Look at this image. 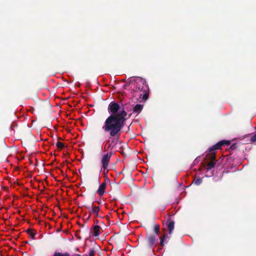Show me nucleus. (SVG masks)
<instances>
[{"instance_id":"nucleus-15","label":"nucleus","mask_w":256,"mask_h":256,"mask_svg":"<svg viewBox=\"0 0 256 256\" xmlns=\"http://www.w3.org/2000/svg\"><path fill=\"white\" fill-rule=\"evenodd\" d=\"M26 232L30 236V237L32 239L34 238L35 233L34 232V231L32 230L28 229L26 230Z\"/></svg>"},{"instance_id":"nucleus-27","label":"nucleus","mask_w":256,"mask_h":256,"mask_svg":"<svg viewBox=\"0 0 256 256\" xmlns=\"http://www.w3.org/2000/svg\"><path fill=\"white\" fill-rule=\"evenodd\" d=\"M99 256H101L100 255Z\"/></svg>"},{"instance_id":"nucleus-8","label":"nucleus","mask_w":256,"mask_h":256,"mask_svg":"<svg viewBox=\"0 0 256 256\" xmlns=\"http://www.w3.org/2000/svg\"><path fill=\"white\" fill-rule=\"evenodd\" d=\"M102 228L99 226H94L92 227L90 230V233L92 234L94 236H98L100 234V230Z\"/></svg>"},{"instance_id":"nucleus-18","label":"nucleus","mask_w":256,"mask_h":256,"mask_svg":"<svg viewBox=\"0 0 256 256\" xmlns=\"http://www.w3.org/2000/svg\"><path fill=\"white\" fill-rule=\"evenodd\" d=\"M56 146L60 149H62L64 146V144L60 142H56Z\"/></svg>"},{"instance_id":"nucleus-5","label":"nucleus","mask_w":256,"mask_h":256,"mask_svg":"<svg viewBox=\"0 0 256 256\" xmlns=\"http://www.w3.org/2000/svg\"><path fill=\"white\" fill-rule=\"evenodd\" d=\"M86 208L88 210L90 214H94L96 216H99L100 208L98 206H94V202L89 206H86Z\"/></svg>"},{"instance_id":"nucleus-25","label":"nucleus","mask_w":256,"mask_h":256,"mask_svg":"<svg viewBox=\"0 0 256 256\" xmlns=\"http://www.w3.org/2000/svg\"><path fill=\"white\" fill-rule=\"evenodd\" d=\"M90 216L88 217V219H90Z\"/></svg>"},{"instance_id":"nucleus-20","label":"nucleus","mask_w":256,"mask_h":256,"mask_svg":"<svg viewBox=\"0 0 256 256\" xmlns=\"http://www.w3.org/2000/svg\"><path fill=\"white\" fill-rule=\"evenodd\" d=\"M250 140L251 142H256V134L251 137Z\"/></svg>"},{"instance_id":"nucleus-12","label":"nucleus","mask_w":256,"mask_h":256,"mask_svg":"<svg viewBox=\"0 0 256 256\" xmlns=\"http://www.w3.org/2000/svg\"><path fill=\"white\" fill-rule=\"evenodd\" d=\"M134 76H132L128 78L126 80V84L124 85V88H126L130 84H133Z\"/></svg>"},{"instance_id":"nucleus-22","label":"nucleus","mask_w":256,"mask_h":256,"mask_svg":"<svg viewBox=\"0 0 256 256\" xmlns=\"http://www.w3.org/2000/svg\"><path fill=\"white\" fill-rule=\"evenodd\" d=\"M74 256H82L80 254H75L74 255Z\"/></svg>"},{"instance_id":"nucleus-13","label":"nucleus","mask_w":256,"mask_h":256,"mask_svg":"<svg viewBox=\"0 0 256 256\" xmlns=\"http://www.w3.org/2000/svg\"><path fill=\"white\" fill-rule=\"evenodd\" d=\"M166 238H168V236L166 234H164L163 236H160V244H159V246L160 247H163L164 246V240H166Z\"/></svg>"},{"instance_id":"nucleus-23","label":"nucleus","mask_w":256,"mask_h":256,"mask_svg":"<svg viewBox=\"0 0 256 256\" xmlns=\"http://www.w3.org/2000/svg\"><path fill=\"white\" fill-rule=\"evenodd\" d=\"M82 256H88V254H84V255H82Z\"/></svg>"},{"instance_id":"nucleus-14","label":"nucleus","mask_w":256,"mask_h":256,"mask_svg":"<svg viewBox=\"0 0 256 256\" xmlns=\"http://www.w3.org/2000/svg\"><path fill=\"white\" fill-rule=\"evenodd\" d=\"M52 256H70V254L67 252L62 253L60 252H55Z\"/></svg>"},{"instance_id":"nucleus-21","label":"nucleus","mask_w":256,"mask_h":256,"mask_svg":"<svg viewBox=\"0 0 256 256\" xmlns=\"http://www.w3.org/2000/svg\"><path fill=\"white\" fill-rule=\"evenodd\" d=\"M236 148V144H232L230 146V148L232 150H234Z\"/></svg>"},{"instance_id":"nucleus-1","label":"nucleus","mask_w":256,"mask_h":256,"mask_svg":"<svg viewBox=\"0 0 256 256\" xmlns=\"http://www.w3.org/2000/svg\"><path fill=\"white\" fill-rule=\"evenodd\" d=\"M120 109L119 104L114 101L108 106V110L110 115L106 119L102 126L104 132H108L110 136V140H108L105 145L108 150H112L118 144L126 120L127 112L124 108L119 112Z\"/></svg>"},{"instance_id":"nucleus-4","label":"nucleus","mask_w":256,"mask_h":256,"mask_svg":"<svg viewBox=\"0 0 256 256\" xmlns=\"http://www.w3.org/2000/svg\"><path fill=\"white\" fill-rule=\"evenodd\" d=\"M145 245L148 249L154 250V247L156 246L155 243L156 240V236L152 234H148L146 237Z\"/></svg>"},{"instance_id":"nucleus-9","label":"nucleus","mask_w":256,"mask_h":256,"mask_svg":"<svg viewBox=\"0 0 256 256\" xmlns=\"http://www.w3.org/2000/svg\"><path fill=\"white\" fill-rule=\"evenodd\" d=\"M166 225L168 230L169 234H171L174 228V220H171L170 217H168L166 222Z\"/></svg>"},{"instance_id":"nucleus-6","label":"nucleus","mask_w":256,"mask_h":256,"mask_svg":"<svg viewBox=\"0 0 256 256\" xmlns=\"http://www.w3.org/2000/svg\"><path fill=\"white\" fill-rule=\"evenodd\" d=\"M112 156L111 154H106L104 155L102 160V168L104 170H106L108 168V164L110 161V158Z\"/></svg>"},{"instance_id":"nucleus-16","label":"nucleus","mask_w":256,"mask_h":256,"mask_svg":"<svg viewBox=\"0 0 256 256\" xmlns=\"http://www.w3.org/2000/svg\"><path fill=\"white\" fill-rule=\"evenodd\" d=\"M154 232H155L154 236H157L160 232V226L158 224H155L154 226Z\"/></svg>"},{"instance_id":"nucleus-11","label":"nucleus","mask_w":256,"mask_h":256,"mask_svg":"<svg viewBox=\"0 0 256 256\" xmlns=\"http://www.w3.org/2000/svg\"><path fill=\"white\" fill-rule=\"evenodd\" d=\"M143 107H144L143 105L140 104H137L134 106V108H133V112L134 113L139 114L142 110Z\"/></svg>"},{"instance_id":"nucleus-26","label":"nucleus","mask_w":256,"mask_h":256,"mask_svg":"<svg viewBox=\"0 0 256 256\" xmlns=\"http://www.w3.org/2000/svg\"><path fill=\"white\" fill-rule=\"evenodd\" d=\"M98 220H96V224H98Z\"/></svg>"},{"instance_id":"nucleus-2","label":"nucleus","mask_w":256,"mask_h":256,"mask_svg":"<svg viewBox=\"0 0 256 256\" xmlns=\"http://www.w3.org/2000/svg\"><path fill=\"white\" fill-rule=\"evenodd\" d=\"M133 80L134 87L132 91L140 92V102H146L150 94L149 86L146 80L141 77L134 76Z\"/></svg>"},{"instance_id":"nucleus-17","label":"nucleus","mask_w":256,"mask_h":256,"mask_svg":"<svg viewBox=\"0 0 256 256\" xmlns=\"http://www.w3.org/2000/svg\"><path fill=\"white\" fill-rule=\"evenodd\" d=\"M96 253V250L94 248H90L89 250L88 256H94Z\"/></svg>"},{"instance_id":"nucleus-24","label":"nucleus","mask_w":256,"mask_h":256,"mask_svg":"<svg viewBox=\"0 0 256 256\" xmlns=\"http://www.w3.org/2000/svg\"><path fill=\"white\" fill-rule=\"evenodd\" d=\"M76 251H78V248H77L76 249Z\"/></svg>"},{"instance_id":"nucleus-7","label":"nucleus","mask_w":256,"mask_h":256,"mask_svg":"<svg viewBox=\"0 0 256 256\" xmlns=\"http://www.w3.org/2000/svg\"><path fill=\"white\" fill-rule=\"evenodd\" d=\"M206 158L210 160L209 162H208L206 164V170L207 171H208L210 170H212V168H214L216 164V157L213 158L211 159L210 158H208V153L206 154Z\"/></svg>"},{"instance_id":"nucleus-19","label":"nucleus","mask_w":256,"mask_h":256,"mask_svg":"<svg viewBox=\"0 0 256 256\" xmlns=\"http://www.w3.org/2000/svg\"><path fill=\"white\" fill-rule=\"evenodd\" d=\"M194 184L198 186L202 182V180L200 178H198L194 180Z\"/></svg>"},{"instance_id":"nucleus-3","label":"nucleus","mask_w":256,"mask_h":256,"mask_svg":"<svg viewBox=\"0 0 256 256\" xmlns=\"http://www.w3.org/2000/svg\"><path fill=\"white\" fill-rule=\"evenodd\" d=\"M230 144V140H223L218 142L216 144L208 148V158L213 159L216 156V150L221 148L222 146L226 145L229 146Z\"/></svg>"},{"instance_id":"nucleus-10","label":"nucleus","mask_w":256,"mask_h":256,"mask_svg":"<svg viewBox=\"0 0 256 256\" xmlns=\"http://www.w3.org/2000/svg\"><path fill=\"white\" fill-rule=\"evenodd\" d=\"M106 187V183L104 182L100 184L97 190V193L100 196H102L104 192Z\"/></svg>"}]
</instances>
